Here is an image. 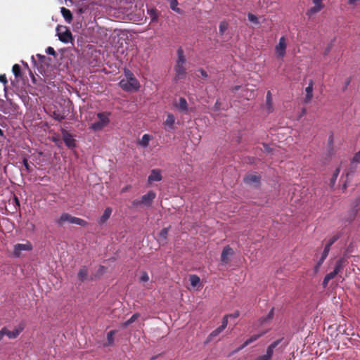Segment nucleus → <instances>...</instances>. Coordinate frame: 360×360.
Instances as JSON below:
<instances>
[{
    "label": "nucleus",
    "instance_id": "nucleus-1",
    "mask_svg": "<svg viewBox=\"0 0 360 360\" xmlns=\"http://www.w3.org/2000/svg\"><path fill=\"white\" fill-rule=\"evenodd\" d=\"M177 57L178 58L176 65H174L175 75L174 80L175 82L184 79L186 76V69L184 66L186 62V59L184 54V51L181 47L177 50Z\"/></svg>",
    "mask_w": 360,
    "mask_h": 360
},
{
    "label": "nucleus",
    "instance_id": "nucleus-2",
    "mask_svg": "<svg viewBox=\"0 0 360 360\" xmlns=\"http://www.w3.org/2000/svg\"><path fill=\"white\" fill-rule=\"evenodd\" d=\"M65 223L77 224L81 226H86L88 224L87 221L82 219L73 217L68 213H63L57 220V224L59 226H63Z\"/></svg>",
    "mask_w": 360,
    "mask_h": 360
},
{
    "label": "nucleus",
    "instance_id": "nucleus-3",
    "mask_svg": "<svg viewBox=\"0 0 360 360\" xmlns=\"http://www.w3.org/2000/svg\"><path fill=\"white\" fill-rule=\"evenodd\" d=\"M97 117L99 119V120L92 123L90 127L94 131H98L102 129L103 127L107 126L110 122V120L108 117V115L104 112L98 113Z\"/></svg>",
    "mask_w": 360,
    "mask_h": 360
},
{
    "label": "nucleus",
    "instance_id": "nucleus-4",
    "mask_svg": "<svg viewBox=\"0 0 360 360\" xmlns=\"http://www.w3.org/2000/svg\"><path fill=\"white\" fill-rule=\"evenodd\" d=\"M120 86L124 91H136L140 87L139 82L137 79H122L119 82Z\"/></svg>",
    "mask_w": 360,
    "mask_h": 360
},
{
    "label": "nucleus",
    "instance_id": "nucleus-5",
    "mask_svg": "<svg viewBox=\"0 0 360 360\" xmlns=\"http://www.w3.org/2000/svg\"><path fill=\"white\" fill-rule=\"evenodd\" d=\"M59 39L63 43H68L72 40L71 32L66 27H58L56 29Z\"/></svg>",
    "mask_w": 360,
    "mask_h": 360
},
{
    "label": "nucleus",
    "instance_id": "nucleus-6",
    "mask_svg": "<svg viewBox=\"0 0 360 360\" xmlns=\"http://www.w3.org/2000/svg\"><path fill=\"white\" fill-rule=\"evenodd\" d=\"M286 38L283 36L279 39L278 44L275 46V53L278 58H283L286 54Z\"/></svg>",
    "mask_w": 360,
    "mask_h": 360
},
{
    "label": "nucleus",
    "instance_id": "nucleus-7",
    "mask_svg": "<svg viewBox=\"0 0 360 360\" xmlns=\"http://www.w3.org/2000/svg\"><path fill=\"white\" fill-rule=\"evenodd\" d=\"M32 248L33 246L30 241H26L25 243H17L14 245L13 255L15 257H20L22 251H31Z\"/></svg>",
    "mask_w": 360,
    "mask_h": 360
},
{
    "label": "nucleus",
    "instance_id": "nucleus-8",
    "mask_svg": "<svg viewBox=\"0 0 360 360\" xmlns=\"http://www.w3.org/2000/svg\"><path fill=\"white\" fill-rule=\"evenodd\" d=\"M173 105L179 112L186 115L188 114V105L185 98L181 97L178 101H174Z\"/></svg>",
    "mask_w": 360,
    "mask_h": 360
},
{
    "label": "nucleus",
    "instance_id": "nucleus-9",
    "mask_svg": "<svg viewBox=\"0 0 360 360\" xmlns=\"http://www.w3.org/2000/svg\"><path fill=\"white\" fill-rule=\"evenodd\" d=\"M62 135L64 143L69 148H73L76 146L75 139L72 135L70 134L67 130L62 129Z\"/></svg>",
    "mask_w": 360,
    "mask_h": 360
},
{
    "label": "nucleus",
    "instance_id": "nucleus-10",
    "mask_svg": "<svg viewBox=\"0 0 360 360\" xmlns=\"http://www.w3.org/2000/svg\"><path fill=\"white\" fill-rule=\"evenodd\" d=\"M261 177L259 175L256 174H248L244 178V182L248 185H252L254 186H258L260 184Z\"/></svg>",
    "mask_w": 360,
    "mask_h": 360
},
{
    "label": "nucleus",
    "instance_id": "nucleus-11",
    "mask_svg": "<svg viewBox=\"0 0 360 360\" xmlns=\"http://www.w3.org/2000/svg\"><path fill=\"white\" fill-rule=\"evenodd\" d=\"M233 250L229 246L226 245L224 248L221 255V261L224 264L229 263L230 259L229 257L233 255Z\"/></svg>",
    "mask_w": 360,
    "mask_h": 360
},
{
    "label": "nucleus",
    "instance_id": "nucleus-12",
    "mask_svg": "<svg viewBox=\"0 0 360 360\" xmlns=\"http://www.w3.org/2000/svg\"><path fill=\"white\" fill-rule=\"evenodd\" d=\"M323 1V0H313L314 6L308 10V11L307 12V15L311 16L321 11L324 8V5L322 3Z\"/></svg>",
    "mask_w": 360,
    "mask_h": 360
},
{
    "label": "nucleus",
    "instance_id": "nucleus-13",
    "mask_svg": "<svg viewBox=\"0 0 360 360\" xmlns=\"http://www.w3.org/2000/svg\"><path fill=\"white\" fill-rule=\"evenodd\" d=\"M156 194L154 191H150L141 197V202L144 205H150L153 200L155 198Z\"/></svg>",
    "mask_w": 360,
    "mask_h": 360
},
{
    "label": "nucleus",
    "instance_id": "nucleus-14",
    "mask_svg": "<svg viewBox=\"0 0 360 360\" xmlns=\"http://www.w3.org/2000/svg\"><path fill=\"white\" fill-rule=\"evenodd\" d=\"M162 179L161 171L158 169H152L150 174L148 176V183L151 184L153 181H160Z\"/></svg>",
    "mask_w": 360,
    "mask_h": 360
},
{
    "label": "nucleus",
    "instance_id": "nucleus-15",
    "mask_svg": "<svg viewBox=\"0 0 360 360\" xmlns=\"http://www.w3.org/2000/svg\"><path fill=\"white\" fill-rule=\"evenodd\" d=\"M313 86L314 82L312 80H309V85L305 88L306 95L304 99V102L305 103H309L313 97Z\"/></svg>",
    "mask_w": 360,
    "mask_h": 360
},
{
    "label": "nucleus",
    "instance_id": "nucleus-16",
    "mask_svg": "<svg viewBox=\"0 0 360 360\" xmlns=\"http://www.w3.org/2000/svg\"><path fill=\"white\" fill-rule=\"evenodd\" d=\"M347 263L348 262L345 257H341L336 261L333 270L339 274Z\"/></svg>",
    "mask_w": 360,
    "mask_h": 360
},
{
    "label": "nucleus",
    "instance_id": "nucleus-17",
    "mask_svg": "<svg viewBox=\"0 0 360 360\" xmlns=\"http://www.w3.org/2000/svg\"><path fill=\"white\" fill-rule=\"evenodd\" d=\"M175 117L172 113L167 115V119L164 122V125L167 127L169 129H174Z\"/></svg>",
    "mask_w": 360,
    "mask_h": 360
},
{
    "label": "nucleus",
    "instance_id": "nucleus-18",
    "mask_svg": "<svg viewBox=\"0 0 360 360\" xmlns=\"http://www.w3.org/2000/svg\"><path fill=\"white\" fill-rule=\"evenodd\" d=\"M147 13L150 18L151 22H155L158 20L159 13L156 8H148L147 11Z\"/></svg>",
    "mask_w": 360,
    "mask_h": 360
},
{
    "label": "nucleus",
    "instance_id": "nucleus-19",
    "mask_svg": "<svg viewBox=\"0 0 360 360\" xmlns=\"http://www.w3.org/2000/svg\"><path fill=\"white\" fill-rule=\"evenodd\" d=\"M282 339H278L276 341H274V342H272L268 347H267V349H266V355H267L269 358L271 359L272 357V355H273V353H274V348H276L279 344L280 342H281Z\"/></svg>",
    "mask_w": 360,
    "mask_h": 360
},
{
    "label": "nucleus",
    "instance_id": "nucleus-20",
    "mask_svg": "<svg viewBox=\"0 0 360 360\" xmlns=\"http://www.w3.org/2000/svg\"><path fill=\"white\" fill-rule=\"evenodd\" d=\"M265 333H262L257 335H252L249 339H248L244 343L239 347L238 349H242L247 347L248 345L251 344L252 342L256 341L258 338H259L262 335H264Z\"/></svg>",
    "mask_w": 360,
    "mask_h": 360
},
{
    "label": "nucleus",
    "instance_id": "nucleus-21",
    "mask_svg": "<svg viewBox=\"0 0 360 360\" xmlns=\"http://www.w3.org/2000/svg\"><path fill=\"white\" fill-rule=\"evenodd\" d=\"M87 276H88L87 267L85 266H82L78 272V274H77L78 279L80 281L83 282L86 279Z\"/></svg>",
    "mask_w": 360,
    "mask_h": 360
},
{
    "label": "nucleus",
    "instance_id": "nucleus-22",
    "mask_svg": "<svg viewBox=\"0 0 360 360\" xmlns=\"http://www.w3.org/2000/svg\"><path fill=\"white\" fill-rule=\"evenodd\" d=\"M266 110L268 113H270L273 111V103H272V96L271 92L267 91L266 96Z\"/></svg>",
    "mask_w": 360,
    "mask_h": 360
},
{
    "label": "nucleus",
    "instance_id": "nucleus-23",
    "mask_svg": "<svg viewBox=\"0 0 360 360\" xmlns=\"http://www.w3.org/2000/svg\"><path fill=\"white\" fill-rule=\"evenodd\" d=\"M112 214V209L110 207H107L104 210L103 214L101 217L99 219V223L101 224H104L110 217Z\"/></svg>",
    "mask_w": 360,
    "mask_h": 360
},
{
    "label": "nucleus",
    "instance_id": "nucleus-24",
    "mask_svg": "<svg viewBox=\"0 0 360 360\" xmlns=\"http://www.w3.org/2000/svg\"><path fill=\"white\" fill-rule=\"evenodd\" d=\"M61 13L67 22H68V23L71 22L72 19V15L71 11L69 9H68L65 7H62L61 8Z\"/></svg>",
    "mask_w": 360,
    "mask_h": 360
},
{
    "label": "nucleus",
    "instance_id": "nucleus-25",
    "mask_svg": "<svg viewBox=\"0 0 360 360\" xmlns=\"http://www.w3.org/2000/svg\"><path fill=\"white\" fill-rule=\"evenodd\" d=\"M341 237V233H338L333 236L325 245L326 248L330 250V247Z\"/></svg>",
    "mask_w": 360,
    "mask_h": 360
},
{
    "label": "nucleus",
    "instance_id": "nucleus-26",
    "mask_svg": "<svg viewBox=\"0 0 360 360\" xmlns=\"http://www.w3.org/2000/svg\"><path fill=\"white\" fill-rule=\"evenodd\" d=\"M152 136L149 134H144L141 139L139 141V144L143 148H146L149 145V141L151 140Z\"/></svg>",
    "mask_w": 360,
    "mask_h": 360
},
{
    "label": "nucleus",
    "instance_id": "nucleus-27",
    "mask_svg": "<svg viewBox=\"0 0 360 360\" xmlns=\"http://www.w3.org/2000/svg\"><path fill=\"white\" fill-rule=\"evenodd\" d=\"M359 164H360V150L355 154L354 156L352 161L351 162V168L356 169L358 167Z\"/></svg>",
    "mask_w": 360,
    "mask_h": 360
},
{
    "label": "nucleus",
    "instance_id": "nucleus-28",
    "mask_svg": "<svg viewBox=\"0 0 360 360\" xmlns=\"http://www.w3.org/2000/svg\"><path fill=\"white\" fill-rule=\"evenodd\" d=\"M222 331L223 330L219 326L208 335L207 338V342H211L214 337L219 335Z\"/></svg>",
    "mask_w": 360,
    "mask_h": 360
},
{
    "label": "nucleus",
    "instance_id": "nucleus-29",
    "mask_svg": "<svg viewBox=\"0 0 360 360\" xmlns=\"http://www.w3.org/2000/svg\"><path fill=\"white\" fill-rule=\"evenodd\" d=\"M274 308H272L269 312L268 313V314L265 316H262L261 319H260V322L261 323H265L266 322L271 320L274 317Z\"/></svg>",
    "mask_w": 360,
    "mask_h": 360
},
{
    "label": "nucleus",
    "instance_id": "nucleus-30",
    "mask_svg": "<svg viewBox=\"0 0 360 360\" xmlns=\"http://www.w3.org/2000/svg\"><path fill=\"white\" fill-rule=\"evenodd\" d=\"M139 316L140 315L138 313L134 314L130 319L122 323V326L124 328H127L128 326L134 323L139 317Z\"/></svg>",
    "mask_w": 360,
    "mask_h": 360
},
{
    "label": "nucleus",
    "instance_id": "nucleus-31",
    "mask_svg": "<svg viewBox=\"0 0 360 360\" xmlns=\"http://www.w3.org/2000/svg\"><path fill=\"white\" fill-rule=\"evenodd\" d=\"M12 72L15 75V78L18 79L22 76L21 75V68L18 64L13 65L12 68Z\"/></svg>",
    "mask_w": 360,
    "mask_h": 360
},
{
    "label": "nucleus",
    "instance_id": "nucleus-32",
    "mask_svg": "<svg viewBox=\"0 0 360 360\" xmlns=\"http://www.w3.org/2000/svg\"><path fill=\"white\" fill-rule=\"evenodd\" d=\"M328 150L330 155H333L334 153L333 151V134H331L328 139Z\"/></svg>",
    "mask_w": 360,
    "mask_h": 360
},
{
    "label": "nucleus",
    "instance_id": "nucleus-33",
    "mask_svg": "<svg viewBox=\"0 0 360 360\" xmlns=\"http://www.w3.org/2000/svg\"><path fill=\"white\" fill-rule=\"evenodd\" d=\"M116 333V330H110L107 334L108 344L105 345H112L114 342V335Z\"/></svg>",
    "mask_w": 360,
    "mask_h": 360
},
{
    "label": "nucleus",
    "instance_id": "nucleus-34",
    "mask_svg": "<svg viewBox=\"0 0 360 360\" xmlns=\"http://www.w3.org/2000/svg\"><path fill=\"white\" fill-rule=\"evenodd\" d=\"M4 334L6 335L9 339H15L18 337L17 334L15 333V330H9L7 329L6 327H4Z\"/></svg>",
    "mask_w": 360,
    "mask_h": 360
},
{
    "label": "nucleus",
    "instance_id": "nucleus-35",
    "mask_svg": "<svg viewBox=\"0 0 360 360\" xmlns=\"http://www.w3.org/2000/svg\"><path fill=\"white\" fill-rule=\"evenodd\" d=\"M189 281L192 286L195 287L200 283V278L196 275H191Z\"/></svg>",
    "mask_w": 360,
    "mask_h": 360
},
{
    "label": "nucleus",
    "instance_id": "nucleus-36",
    "mask_svg": "<svg viewBox=\"0 0 360 360\" xmlns=\"http://www.w3.org/2000/svg\"><path fill=\"white\" fill-rule=\"evenodd\" d=\"M169 227L164 228L160 231V232L159 233V239L160 240H166V239L167 238L168 232H169Z\"/></svg>",
    "mask_w": 360,
    "mask_h": 360
},
{
    "label": "nucleus",
    "instance_id": "nucleus-37",
    "mask_svg": "<svg viewBox=\"0 0 360 360\" xmlns=\"http://www.w3.org/2000/svg\"><path fill=\"white\" fill-rule=\"evenodd\" d=\"M52 117L54 120L59 122L63 120L65 118V116L58 111H54L53 112Z\"/></svg>",
    "mask_w": 360,
    "mask_h": 360
},
{
    "label": "nucleus",
    "instance_id": "nucleus-38",
    "mask_svg": "<svg viewBox=\"0 0 360 360\" xmlns=\"http://www.w3.org/2000/svg\"><path fill=\"white\" fill-rule=\"evenodd\" d=\"M25 324L24 322H20L18 326H16L14 328L15 333L18 336L25 329Z\"/></svg>",
    "mask_w": 360,
    "mask_h": 360
},
{
    "label": "nucleus",
    "instance_id": "nucleus-39",
    "mask_svg": "<svg viewBox=\"0 0 360 360\" xmlns=\"http://www.w3.org/2000/svg\"><path fill=\"white\" fill-rule=\"evenodd\" d=\"M22 164L25 167V169L26 170V172L27 173H30L32 172V167L30 165L29 162H28V160L26 157H24L23 159H22Z\"/></svg>",
    "mask_w": 360,
    "mask_h": 360
},
{
    "label": "nucleus",
    "instance_id": "nucleus-40",
    "mask_svg": "<svg viewBox=\"0 0 360 360\" xmlns=\"http://www.w3.org/2000/svg\"><path fill=\"white\" fill-rule=\"evenodd\" d=\"M339 173H340V168H337L334 172H333V174L332 176V178H331V180H330V183L332 185H334L336 180H337V178L339 175Z\"/></svg>",
    "mask_w": 360,
    "mask_h": 360
},
{
    "label": "nucleus",
    "instance_id": "nucleus-41",
    "mask_svg": "<svg viewBox=\"0 0 360 360\" xmlns=\"http://www.w3.org/2000/svg\"><path fill=\"white\" fill-rule=\"evenodd\" d=\"M248 20L250 22H253L255 24H258L259 23V20H258L257 17L255 15L252 14V13H248Z\"/></svg>",
    "mask_w": 360,
    "mask_h": 360
},
{
    "label": "nucleus",
    "instance_id": "nucleus-42",
    "mask_svg": "<svg viewBox=\"0 0 360 360\" xmlns=\"http://www.w3.org/2000/svg\"><path fill=\"white\" fill-rule=\"evenodd\" d=\"M149 281V276L146 271H142L141 276L140 277L141 282H148Z\"/></svg>",
    "mask_w": 360,
    "mask_h": 360
},
{
    "label": "nucleus",
    "instance_id": "nucleus-43",
    "mask_svg": "<svg viewBox=\"0 0 360 360\" xmlns=\"http://www.w3.org/2000/svg\"><path fill=\"white\" fill-rule=\"evenodd\" d=\"M228 27V24L226 22H221L219 25V32L221 34H224V32L226 30Z\"/></svg>",
    "mask_w": 360,
    "mask_h": 360
},
{
    "label": "nucleus",
    "instance_id": "nucleus-44",
    "mask_svg": "<svg viewBox=\"0 0 360 360\" xmlns=\"http://www.w3.org/2000/svg\"><path fill=\"white\" fill-rule=\"evenodd\" d=\"M228 317L229 315H225L222 319L221 325L219 326L223 330L226 328L228 325Z\"/></svg>",
    "mask_w": 360,
    "mask_h": 360
},
{
    "label": "nucleus",
    "instance_id": "nucleus-45",
    "mask_svg": "<svg viewBox=\"0 0 360 360\" xmlns=\"http://www.w3.org/2000/svg\"><path fill=\"white\" fill-rule=\"evenodd\" d=\"M0 82L4 84V90L6 91V84L8 83V80L6 75H0Z\"/></svg>",
    "mask_w": 360,
    "mask_h": 360
},
{
    "label": "nucleus",
    "instance_id": "nucleus-46",
    "mask_svg": "<svg viewBox=\"0 0 360 360\" xmlns=\"http://www.w3.org/2000/svg\"><path fill=\"white\" fill-rule=\"evenodd\" d=\"M337 275H338V274L335 271L333 270V271L330 272L329 274H327L325 276L326 277L327 279L330 281L331 279L334 278Z\"/></svg>",
    "mask_w": 360,
    "mask_h": 360
},
{
    "label": "nucleus",
    "instance_id": "nucleus-47",
    "mask_svg": "<svg viewBox=\"0 0 360 360\" xmlns=\"http://www.w3.org/2000/svg\"><path fill=\"white\" fill-rule=\"evenodd\" d=\"M124 73H125V76H126V77H127V79H130V80H131V79H137L134 77V74H133L130 70H125Z\"/></svg>",
    "mask_w": 360,
    "mask_h": 360
},
{
    "label": "nucleus",
    "instance_id": "nucleus-48",
    "mask_svg": "<svg viewBox=\"0 0 360 360\" xmlns=\"http://www.w3.org/2000/svg\"><path fill=\"white\" fill-rule=\"evenodd\" d=\"M0 110L5 114L8 113L5 108V101L4 100H0Z\"/></svg>",
    "mask_w": 360,
    "mask_h": 360
},
{
    "label": "nucleus",
    "instance_id": "nucleus-49",
    "mask_svg": "<svg viewBox=\"0 0 360 360\" xmlns=\"http://www.w3.org/2000/svg\"><path fill=\"white\" fill-rule=\"evenodd\" d=\"M329 252H330L329 249L324 248V250L321 255V257L323 259H326L328 255Z\"/></svg>",
    "mask_w": 360,
    "mask_h": 360
},
{
    "label": "nucleus",
    "instance_id": "nucleus-50",
    "mask_svg": "<svg viewBox=\"0 0 360 360\" xmlns=\"http://www.w3.org/2000/svg\"><path fill=\"white\" fill-rule=\"evenodd\" d=\"M46 53L49 55L56 56V51H55L54 49L51 46H49L46 49Z\"/></svg>",
    "mask_w": 360,
    "mask_h": 360
},
{
    "label": "nucleus",
    "instance_id": "nucleus-51",
    "mask_svg": "<svg viewBox=\"0 0 360 360\" xmlns=\"http://www.w3.org/2000/svg\"><path fill=\"white\" fill-rule=\"evenodd\" d=\"M106 268L104 266L100 265L97 271L98 275H103L105 271Z\"/></svg>",
    "mask_w": 360,
    "mask_h": 360
},
{
    "label": "nucleus",
    "instance_id": "nucleus-52",
    "mask_svg": "<svg viewBox=\"0 0 360 360\" xmlns=\"http://www.w3.org/2000/svg\"><path fill=\"white\" fill-rule=\"evenodd\" d=\"M198 71L200 73L201 76L203 78H207V76H208L207 73L203 69L200 68Z\"/></svg>",
    "mask_w": 360,
    "mask_h": 360
},
{
    "label": "nucleus",
    "instance_id": "nucleus-53",
    "mask_svg": "<svg viewBox=\"0 0 360 360\" xmlns=\"http://www.w3.org/2000/svg\"><path fill=\"white\" fill-rule=\"evenodd\" d=\"M330 281L328 279L326 278V277L325 276L323 280V282H322V286L323 288H326L327 286H328V282Z\"/></svg>",
    "mask_w": 360,
    "mask_h": 360
},
{
    "label": "nucleus",
    "instance_id": "nucleus-54",
    "mask_svg": "<svg viewBox=\"0 0 360 360\" xmlns=\"http://www.w3.org/2000/svg\"><path fill=\"white\" fill-rule=\"evenodd\" d=\"M132 205L134 206V207H137V206H139L141 205H143L142 202H141V200H133L132 202Z\"/></svg>",
    "mask_w": 360,
    "mask_h": 360
},
{
    "label": "nucleus",
    "instance_id": "nucleus-55",
    "mask_svg": "<svg viewBox=\"0 0 360 360\" xmlns=\"http://www.w3.org/2000/svg\"><path fill=\"white\" fill-rule=\"evenodd\" d=\"M257 360H271V358H269L267 355H262L259 356Z\"/></svg>",
    "mask_w": 360,
    "mask_h": 360
},
{
    "label": "nucleus",
    "instance_id": "nucleus-56",
    "mask_svg": "<svg viewBox=\"0 0 360 360\" xmlns=\"http://www.w3.org/2000/svg\"><path fill=\"white\" fill-rule=\"evenodd\" d=\"M229 315V317H231V318H238L240 315V313L238 311H235L233 314H228Z\"/></svg>",
    "mask_w": 360,
    "mask_h": 360
},
{
    "label": "nucleus",
    "instance_id": "nucleus-57",
    "mask_svg": "<svg viewBox=\"0 0 360 360\" xmlns=\"http://www.w3.org/2000/svg\"><path fill=\"white\" fill-rule=\"evenodd\" d=\"M263 146H264L265 152H266V153H270L271 152V150L270 147L267 144H264Z\"/></svg>",
    "mask_w": 360,
    "mask_h": 360
},
{
    "label": "nucleus",
    "instance_id": "nucleus-58",
    "mask_svg": "<svg viewBox=\"0 0 360 360\" xmlns=\"http://www.w3.org/2000/svg\"><path fill=\"white\" fill-rule=\"evenodd\" d=\"M321 266V264H319L318 262L316 263V264L314 266V271L315 273H317L319 271V269L320 267Z\"/></svg>",
    "mask_w": 360,
    "mask_h": 360
},
{
    "label": "nucleus",
    "instance_id": "nucleus-59",
    "mask_svg": "<svg viewBox=\"0 0 360 360\" xmlns=\"http://www.w3.org/2000/svg\"><path fill=\"white\" fill-rule=\"evenodd\" d=\"M240 89V86H238V85H236V86H233V87L231 88V91H232L233 92H236V91H238Z\"/></svg>",
    "mask_w": 360,
    "mask_h": 360
},
{
    "label": "nucleus",
    "instance_id": "nucleus-60",
    "mask_svg": "<svg viewBox=\"0 0 360 360\" xmlns=\"http://www.w3.org/2000/svg\"><path fill=\"white\" fill-rule=\"evenodd\" d=\"M5 336L4 328H2L0 330V341L2 340V338Z\"/></svg>",
    "mask_w": 360,
    "mask_h": 360
},
{
    "label": "nucleus",
    "instance_id": "nucleus-61",
    "mask_svg": "<svg viewBox=\"0 0 360 360\" xmlns=\"http://www.w3.org/2000/svg\"><path fill=\"white\" fill-rule=\"evenodd\" d=\"M359 1V0H348V4L349 5H355L356 4V2Z\"/></svg>",
    "mask_w": 360,
    "mask_h": 360
},
{
    "label": "nucleus",
    "instance_id": "nucleus-62",
    "mask_svg": "<svg viewBox=\"0 0 360 360\" xmlns=\"http://www.w3.org/2000/svg\"><path fill=\"white\" fill-rule=\"evenodd\" d=\"M219 105H220V103L219 101H217V102L215 103V105H214V108L218 110L219 108Z\"/></svg>",
    "mask_w": 360,
    "mask_h": 360
},
{
    "label": "nucleus",
    "instance_id": "nucleus-63",
    "mask_svg": "<svg viewBox=\"0 0 360 360\" xmlns=\"http://www.w3.org/2000/svg\"><path fill=\"white\" fill-rule=\"evenodd\" d=\"M350 79H348L345 83V86L344 87V90H345L347 88V86L350 83Z\"/></svg>",
    "mask_w": 360,
    "mask_h": 360
},
{
    "label": "nucleus",
    "instance_id": "nucleus-64",
    "mask_svg": "<svg viewBox=\"0 0 360 360\" xmlns=\"http://www.w3.org/2000/svg\"><path fill=\"white\" fill-rule=\"evenodd\" d=\"M325 259H322L321 257L319 258V259L318 260V263L321 265L323 264V263L324 262Z\"/></svg>",
    "mask_w": 360,
    "mask_h": 360
}]
</instances>
